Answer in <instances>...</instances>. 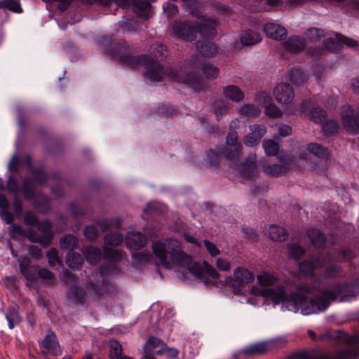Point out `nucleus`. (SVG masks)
<instances>
[{
  "label": "nucleus",
  "instance_id": "obj_48",
  "mask_svg": "<svg viewBox=\"0 0 359 359\" xmlns=\"http://www.w3.org/2000/svg\"><path fill=\"white\" fill-rule=\"evenodd\" d=\"M214 112L217 116V120H219V118L228 112L226 103L222 100L215 101L214 104Z\"/></svg>",
  "mask_w": 359,
  "mask_h": 359
},
{
  "label": "nucleus",
  "instance_id": "obj_64",
  "mask_svg": "<svg viewBox=\"0 0 359 359\" xmlns=\"http://www.w3.org/2000/svg\"><path fill=\"white\" fill-rule=\"evenodd\" d=\"M13 209L16 217H20L22 214V201L18 196H15L13 202Z\"/></svg>",
  "mask_w": 359,
  "mask_h": 359
},
{
  "label": "nucleus",
  "instance_id": "obj_7",
  "mask_svg": "<svg viewBox=\"0 0 359 359\" xmlns=\"http://www.w3.org/2000/svg\"><path fill=\"white\" fill-rule=\"evenodd\" d=\"M341 121L346 130L353 133H359V112L355 116L354 109L351 105L342 107Z\"/></svg>",
  "mask_w": 359,
  "mask_h": 359
},
{
  "label": "nucleus",
  "instance_id": "obj_4",
  "mask_svg": "<svg viewBox=\"0 0 359 359\" xmlns=\"http://www.w3.org/2000/svg\"><path fill=\"white\" fill-rule=\"evenodd\" d=\"M359 346L350 347L341 351H329L315 355L312 352L294 353L287 359H357Z\"/></svg>",
  "mask_w": 359,
  "mask_h": 359
},
{
  "label": "nucleus",
  "instance_id": "obj_19",
  "mask_svg": "<svg viewBox=\"0 0 359 359\" xmlns=\"http://www.w3.org/2000/svg\"><path fill=\"white\" fill-rule=\"evenodd\" d=\"M267 233L271 240L279 242L286 241L288 237L287 231L277 225H271L267 230Z\"/></svg>",
  "mask_w": 359,
  "mask_h": 359
},
{
  "label": "nucleus",
  "instance_id": "obj_3",
  "mask_svg": "<svg viewBox=\"0 0 359 359\" xmlns=\"http://www.w3.org/2000/svg\"><path fill=\"white\" fill-rule=\"evenodd\" d=\"M152 250L161 264L165 268L180 266L189 268L192 274L200 279H204V262L192 263V257L182 250V243L176 239H166L163 241H156L152 245Z\"/></svg>",
  "mask_w": 359,
  "mask_h": 359
},
{
  "label": "nucleus",
  "instance_id": "obj_34",
  "mask_svg": "<svg viewBox=\"0 0 359 359\" xmlns=\"http://www.w3.org/2000/svg\"><path fill=\"white\" fill-rule=\"evenodd\" d=\"M123 237L120 233H107L104 237V242L108 246H118L123 242Z\"/></svg>",
  "mask_w": 359,
  "mask_h": 359
},
{
  "label": "nucleus",
  "instance_id": "obj_30",
  "mask_svg": "<svg viewBox=\"0 0 359 359\" xmlns=\"http://www.w3.org/2000/svg\"><path fill=\"white\" fill-rule=\"evenodd\" d=\"M86 291L76 285L70 287V291L68 293V297L74 302L76 304H83L85 302Z\"/></svg>",
  "mask_w": 359,
  "mask_h": 359
},
{
  "label": "nucleus",
  "instance_id": "obj_2",
  "mask_svg": "<svg viewBox=\"0 0 359 359\" xmlns=\"http://www.w3.org/2000/svg\"><path fill=\"white\" fill-rule=\"evenodd\" d=\"M348 285L346 283H337L333 290H323L320 295L309 298L298 293L291 294L287 298L283 288H265L261 290L263 297H270L275 304L283 303L285 307L292 311L301 310L303 315H310L325 311L330 305L331 302L337 299L346 291Z\"/></svg>",
  "mask_w": 359,
  "mask_h": 359
},
{
  "label": "nucleus",
  "instance_id": "obj_51",
  "mask_svg": "<svg viewBox=\"0 0 359 359\" xmlns=\"http://www.w3.org/2000/svg\"><path fill=\"white\" fill-rule=\"evenodd\" d=\"M336 39L339 43L346 45L348 48H354L358 46V43L356 40L341 34H337Z\"/></svg>",
  "mask_w": 359,
  "mask_h": 359
},
{
  "label": "nucleus",
  "instance_id": "obj_29",
  "mask_svg": "<svg viewBox=\"0 0 359 359\" xmlns=\"http://www.w3.org/2000/svg\"><path fill=\"white\" fill-rule=\"evenodd\" d=\"M308 76L303 69L294 68L289 74L290 81L295 85L300 86L307 81Z\"/></svg>",
  "mask_w": 359,
  "mask_h": 359
},
{
  "label": "nucleus",
  "instance_id": "obj_17",
  "mask_svg": "<svg viewBox=\"0 0 359 359\" xmlns=\"http://www.w3.org/2000/svg\"><path fill=\"white\" fill-rule=\"evenodd\" d=\"M223 94L226 99L235 102H239L244 99L243 92L236 85L225 86Z\"/></svg>",
  "mask_w": 359,
  "mask_h": 359
},
{
  "label": "nucleus",
  "instance_id": "obj_43",
  "mask_svg": "<svg viewBox=\"0 0 359 359\" xmlns=\"http://www.w3.org/2000/svg\"><path fill=\"white\" fill-rule=\"evenodd\" d=\"M257 280L260 285L269 286L273 285L277 281V278L273 274L264 271L257 276Z\"/></svg>",
  "mask_w": 359,
  "mask_h": 359
},
{
  "label": "nucleus",
  "instance_id": "obj_63",
  "mask_svg": "<svg viewBox=\"0 0 359 359\" xmlns=\"http://www.w3.org/2000/svg\"><path fill=\"white\" fill-rule=\"evenodd\" d=\"M38 278L43 280H53L55 278L54 273L47 269L39 268Z\"/></svg>",
  "mask_w": 359,
  "mask_h": 359
},
{
  "label": "nucleus",
  "instance_id": "obj_23",
  "mask_svg": "<svg viewBox=\"0 0 359 359\" xmlns=\"http://www.w3.org/2000/svg\"><path fill=\"white\" fill-rule=\"evenodd\" d=\"M330 257H333L337 262H348L354 257L353 252L350 248H344L341 250H334L332 252L327 254Z\"/></svg>",
  "mask_w": 359,
  "mask_h": 359
},
{
  "label": "nucleus",
  "instance_id": "obj_57",
  "mask_svg": "<svg viewBox=\"0 0 359 359\" xmlns=\"http://www.w3.org/2000/svg\"><path fill=\"white\" fill-rule=\"evenodd\" d=\"M24 223L26 225L35 226L38 223V218L32 211H27L24 215Z\"/></svg>",
  "mask_w": 359,
  "mask_h": 359
},
{
  "label": "nucleus",
  "instance_id": "obj_27",
  "mask_svg": "<svg viewBox=\"0 0 359 359\" xmlns=\"http://www.w3.org/2000/svg\"><path fill=\"white\" fill-rule=\"evenodd\" d=\"M243 177L252 178L257 175L258 169L256 163L252 161H246L240 169Z\"/></svg>",
  "mask_w": 359,
  "mask_h": 359
},
{
  "label": "nucleus",
  "instance_id": "obj_59",
  "mask_svg": "<svg viewBox=\"0 0 359 359\" xmlns=\"http://www.w3.org/2000/svg\"><path fill=\"white\" fill-rule=\"evenodd\" d=\"M62 278L63 280L68 285H70L71 287L75 286L78 283V278L75 277L70 271H65L62 275Z\"/></svg>",
  "mask_w": 359,
  "mask_h": 359
},
{
  "label": "nucleus",
  "instance_id": "obj_60",
  "mask_svg": "<svg viewBox=\"0 0 359 359\" xmlns=\"http://www.w3.org/2000/svg\"><path fill=\"white\" fill-rule=\"evenodd\" d=\"M36 225L39 231L42 232L43 234H53L51 231L52 224L48 220L42 221L40 222H38Z\"/></svg>",
  "mask_w": 359,
  "mask_h": 359
},
{
  "label": "nucleus",
  "instance_id": "obj_24",
  "mask_svg": "<svg viewBox=\"0 0 359 359\" xmlns=\"http://www.w3.org/2000/svg\"><path fill=\"white\" fill-rule=\"evenodd\" d=\"M307 150L319 158L327 160L330 154L327 148L317 143H310L307 145Z\"/></svg>",
  "mask_w": 359,
  "mask_h": 359
},
{
  "label": "nucleus",
  "instance_id": "obj_37",
  "mask_svg": "<svg viewBox=\"0 0 359 359\" xmlns=\"http://www.w3.org/2000/svg\"><path fill=\"white\" fill-rule=\"evenodd\" d=\"M122 351V346L117 340H111L110 341L109 359H120L123 358Z\"/></svg>",
  "mask_w": 359,
  "mask_h": 359
},
{
  "label": "nucleus",
  "instance_id": "obj_54",
  "mask_svg": "<svg viewBox=\"0 0 359 359\" xmlns=\"http://www.w3.org/2000/svg\"><path fill=\"white\" fill-rule=\"evenodd\" d=\"M84 235L88 240L93 241L99 236V231L95 225H88L85 227Z\"/></svg>",
  "mask_w": 359,
  "mask_h": 359
},
{
  "label": "nucleus",
  "instance_id": "obj_12",
  "mask_svg": "<svg viewBox=\"0 0 359 359\" xmlns=\"http://www.w3.org/2000/svg\"><path fill=\"white\" fill-rule=\"evenodd\" d=\"M147 243L145 236L137 231L129 232L126 237V246L133 250H138Z\"/></svg>",
  "mask_w": 359,
  "mask_h": 359
},
{
  "label": "nucleus",
  "instance_id": "obj_56",
  "mask_svg": "<svg viewBox=\"0 0 359 359\" xmlns=\"http://www.w3.org/2000/svg\"><path fill=\"white\" fill-rule=\"evenodd\" d=\"M6 186L8 191L11 194H17L20 191L19 184L13 176L8 177Z\"/></svg>",
  "mask_w": 359,
  "mask_h": 359
},
{
  "label": "nucleus",
  "instance_id": "obj_22",
  "mask_svg": "<svg viewBox=\"0 0 359 359\" xmlns=\"http://www.w3.org/2000/svg\"><path fill=\"white\" fill-rule=\"evenodd\" d=\"M287 169V165L283 164L274 163L263 165L264 172L273 177H279L285 174Z\"/></svg>",
  "mask_w": 359,
  "mask_h": 359
},
{
  "label": "nucleus",
  "instance_id": "obj_25",
  "mask_svg": "<svg viewBox=\"0 0 359 359\" xmlns=\"http://www.w3.org/2000/svg\"><path fill=\"white\" fill-rule=\"evenodd\" d=\"M269 351L267 342L262 341L252 344L243 349V353L248 355H259L266 353Z\"/></svg>",
  "mask_w": 359,
  "mask_h": 359
},
{
  "label": "nucleus",
  "instance_id": "obj_62",
  "mask_svg": "<svg viewBox=\"0 0 359 359\" xmlns=\"http://www.w3.org/2000/svg\"><path fill=\"white\" fill-rule=\"evenodd\" d=\"M261 139H258L257 135L253 132L250 133L245 137V144L249 147H254L258 144Z\"/></svg>",
  "mask_w": 359,
  "mask_h": 359
},
{
  "label": "nucleus",
  "instance_id": "obj_50",
  "mask_svg": "<svg viewBox=\"0 0 359 359\" xmlns=\"http://www.w3.org/2000/svg\"><path fill=\"white\" fill-rule=\"evenodd\" d=\"M4 8L15 13L23 12L20 1L17 0H5Z\"/></svg>",
  "mask_w": 359,
  "mask_h": 359
},
{
  "label": "nucleus",
  "instance_id": "obj_14",
  "mask_svg": "<svg viewBox=\"0 0 359 359\" xmlns=\"http://www.w3.org/2000/svg\"><path fill=\"white\" fill-rule=\"evenodd\" d=\"M197 34H199L203 38L202 41L212 39L217 34L216 23L208 22L204 23H196Z\"/></svg>",
  "mask_w": 359,
  "mask_h": 359
},
{
  "label": "nucleus",
  "instance_id": "obj_40",
  "mask_svg": "<svg viewBox=\"0 0 359 359\" xmlns=\"http://www.w3.org/2000/svg\"><path fill=\"white\" fill-rule=\"evenodd\" d=\"M306 35L310 41L317 42L325 36V32L323 29L313 27L307 30Z\"/></svg>",
  "mask_w": 359,
  "mask_h": 359
},
{
  "label": "nucleus",
  "instance_id": "obj_36",
  "mask_svg": "<svg viewBox=\"0 0 359 359\" xmlns=\"http://www.w3.org/2000/svg\"><path fill=\"white\" fill-rule=\"evenodd\" d=\"M22 194L27 200L33 199L35 196L34 189L30 178L25 177L22 180Z\"/></svg>",
  "mask_w": 359,
  "mask_h": 359
},
{
  "label": "nucleus",
  "instance_id": "obj_44",
  "mask_svg": "<svg viewBox=\"0 0 359 359\" xmlns=\"http://www.w3.org/2000/svg\"><path fill=\"white\" fill-rule=\"evenodd\" d=\"M202 71L208 79H215L219 74V69L210 63H203Z\"/></svg>",
  "mask_w": 359,
  "mask_h": 359
},
{
  "label": "nucleus",
  "instance_id": "obj_38",
  "mask_svg": "<svg viewBox=\"0 0 359 359\" xmlns=\"http://www.w3.org/2000/svg\"><path fill=\"white\" fill-rule=\"evenodd\" d=\"M238 112L245 116L257 117L260 114V110L253 104H245L238 109Z\"/></svg>",
  "mask_w": 359,
  "mask_h": 359
},
{
  "label": "nucleus",
  "instance_id": "obj_58",
  "mask_svg": "<svg viewBox=\"0 0 359 359\" xmlns=\"http://www.w3.org/2000/svg\"><path fill=\"white\" fill-rule=\"evenodd\" d=\"M218 153L215 150H210L207 154V162L210 164V166L218 167L219 161H218Z\"/></svg>",
  "mask_w": 359,
  "mask_h": 359
},
{
  "label": "nucleus",
  "instance_id": "obj_1",
  "mask_svg": "<svg viewBox=\"0 0 359 359\" xmlns=\"http://www.w3.org/2000/svg\"><path fill=\"white\" fill-rule=\"evenodd\" d=\"M151 48L152 57L147 55L135 57L130 53H122L121 50H113L110 53L122 64L130 67L144 66L145 67L144 76L151 81L160 82L162 81V76L165 75L171 80L182 83L195 91H199L203 88L202 81L194 74H182L170 67H164L158 62V60H162L168 57V50L165 46L156 43Z\"/></svg>",
  "mask_w": 359,
  "mask_h": 359
},
{
  "label": "nucleus",
  "instance_id": "obj_15",
  "mask_svg": "<svg viewBox=\"0 0 359 359\" xmlns=\"http://www.w3.org/2000/svg\"><path fill=\"white\" fill-rule=\"evenodd\" d=\"M156 0H128L126 6L119 5L122 7H128L130 4L133 6V12L139 16L147 18V10L150 8L151 4Z\"/></svg>",
  "mask_w": 359,
  "mask_h": 359
},
{
  "label": "nucleus",
  "instance_id": "obj_20",
  "mask_svg": "<svg viewBox=\"0 0 359 359\" xmlns=\"http://www.w3.org/2000/svg\"><path fill=\"white\" fill-rule=\"evenodd\" d=\"M219 277V274L217 270L208 262H204V279L202 281L205 284L215 285L217 283Z\"/></svg>",
  "mask_w": 359,
  "mask_h": 359
},
{
  "label": "nucleus",
  "instance_id": "obj_52",
  "mask_svg": "<svg viewBox=\"0 0 359 359\" xmlns=\"http://www.w3.org/2000/svg\"><path fill=\"white\" fill-rule=\"evenodd\" d=\"M338 125L336 121H328L323 122V130L325 135L330 136L337 132Z\"/></svg>",
  "mask_w": 359,
  "mask_h": 359
},
{
  "label": "nucleus",
  "instance_id": "obj_45",
  "mask_svg": "<svg viewBox=\"0 0 359 359\" xmlns=\"http://www.w3.org/2000/svg\"><path fill=\"white\" fill-rule=\"evenodd\" d=\"M46 257L48 258V264L50 267H55L56 265L59 266H62V261L58 257V251L54 248H50L46 252Z\"/></svg>",
  "mask_w": 359,
  "mask_h": 359
},
{
  "label": "nucleus",
  "instance_id": "obj_16",
  "mask_svg": "<svg viewBox=\"0 0 359 359\" xmlns=\"http://www.w3.org/2000/svg\"><path fill=\"white\" fill-rule=\"evenodd\" d=\"M282 45L287 51L295 53L304 50L306 43L305 40L301 37L291 36Z\"/></svg>",
  "mask_w": 359,
  "mask_h": 359
},
{
  "label": "nucleus",
  "instance_id": "obj_41",
  "mask_svg": "<svg viewBox=\"0 0 359 359\" xmlns=\"http://www.w3.org/2000/svg\"><path fill=\"white\" fill-rule=\"evenodd\" d=\"M265 153L270 156H274L278 154L279 144L271 140H265L262 143Z\"/></svg>",
  "mask_w": 359,
  "mask_h": 359
},
{
  "label": "nucleus",
  "instance_id": "obj_21",
  "mask_svg": "<svg viewBox=\"0 0 359 359\" xmlns=\"http://www.w3.org/2000/svg\"><path fill=\"white\" fill-rule=\"evenodd\" d=\"M241 42L245 46H252L262 41L261 35L251 29L246 30L240 37Z\"/></svg>",
  "mask_w": 359,
  "mask_h": 359
},
{
  "label": "nucleus",
  "instance_id": "obj_32",
  "mask_svg": "<svg viewBox=\"0 0 359 359\" xmlns=\"http://www.w3.org/2000/svg\"><path fill=\"white\" fill-rule=\"evenodd\" d=\"M103 257L104 259L110 262H116L121 259L124 252L109 248L104 246L103 248Z\"/></svg>",
  "mask_w": 359,
  "mask_h": 359
},
{
  "label": "nucleus",
  "instance_id": "obj_35",
  "mask_svg": "<svg viewBox=\"0 0 359 359\" xmlns=\"http://www.w3.org/2000/svg\"><path fill=\"white\" fill-rule=\"evenodd\" d=\"M6 318L8 323V327L10 329H13L15 327V323H19L22 320L18 311L15 307H11L8 309L6 315Z\"/></svg>",
  "mask_w": 359,
  "mask_h": 359
},
{
  "label": "nucleus",
  "instance_id": "obj_42",
  "mask_svg": "<svg viewBox=\"0 0 359 359\" xmlns=\"http://www.w3.org/2000/svg\"><path fill=\"white\" fill-rule=\"evenodd\" d=\"M97 224L100 227L102 231H107L110 227L114 226L116 228H119L121 224V221L119 219H103L98 220Z\"/></svg>",
  "mask_w": 359,
  "mask_h": 359
},
{
  "label": "nucleus",
  "instance_id": "obj_6",
  "mask_svg": "<svg viewBox=\"0 0 359 359\" xmlns=\"http://www.w3.org/2000/svg\"><path fill=\"white\" fill-rule=\"evenodd\" d=\"M172 30L175 36L187 41H194L197 37V29L194 22H174Z\"/></svg>",
  "mask_w": 359,
  "mask_h": 359
},
{
  "label": "nucleus",
  "instance_id": "obj_47",
  "mask_svg": "<svg viewBox=\"0 0 359 359\" xmlns=\"http://www.w3.org/2000/svg\"><path fill=\"white\" fill-rule=\"evenodd\" d=\"M83 4L92 5L98 1L102 6H107L111 3H114L116 5L126 6L128 4V0H80Z\"/></svg>",
  "mask_w": 359,
  "mask_h": 359
},
{
  "label": "nucleus",
  "instance_id": "obj_9",
  "mask_svg": "<svg viewBox=\"0 0 359 359\" xmlns=\"http://www.w3.org/2000/svg\"><path fill=\"white\" fill-rule=\"evenodd\" d=\"M276 101L279 103L287 104L294 98V92L289 83H279L273 90Z\"/></svg>",
  "mask_w": 359,
  "mask_h": 359
},
{
  "label": "nucleus",
  "instance_id": "obj_10",
  "mask_svg": "<svg viewBox=\"0 0 359 359\" xmlns=\"http://www.w3.org/2000/svg\"><path fill=\"white\" fill-rule=\"evenodd\" d=\"M19 265L20 272L27 281L34 283L37 280L39 265H31V260L28 257L22 258Z\"/></svg>",
  "mask_w": 359,
  "mask_h": 359
},
{
  "label": "nucleus",
  "instance_id": "obj_61",
  "mask_svg": "<svg viewBox=\"0 0 359 359\" xmlns=\"http://www.w3.org/2000/svg\"><path fill=\"white\" fill-rule=\"evenodd\" d=\"M163 11L168 18H171L178 13V8L174 4L167 3L163 6Z\"/></svg>",
  "mask_w": 359,
  "mask_h": 359
},
{
  "label": "nucleus",
  "instance_id": "obj_18",
  "mask_svg": "<svg viewBox=\"0 0 359 359\" xmlns=\"http://www.w3.org/2000/svg\"><path fill=\"white\" fill-rule=\"evenodd\" d=\"M307 236L312 245L317 248H323L326 243V236L318 229H311L307 231Z\"/></svg>",
  "mask_w": 359,
  "mask_h": 359
},
{
  "label": "nucleus",
  "instance_id": "obj_8",
  "mask_svg": "<svg viewBox=\"0 0 359 359\" xmlns=\"http://www.w3.org/2000/svg\"><path fill=\"white\" fill-rule=\"evenodd\" d=\"M227 283H231L233 288H239L244 285H248L253 282L255 275L252 271L242 266L236 267L233 271V278H229Z\"/></svg>",
  "mask_w": 359,
  "mask_h": 359
},
{
  "label": "nucleus",
  "instance_id": "obj_49",
  "mask_svg": "<svg viewBox=\"0 0 359 359\" xmlns=\"http://www.w3.org/2000/svg\"><path fill=\"white\" fill-rule=\"evenodd\" d=\"M311 118L315 123H323L327 116L326 111L319 107H313L311 110Z\"/></svg>",
  "mask_w": 359,
  "mask_h": 359
},
{
  "label": "nucleus",
  "instance_id": "obj_11",
  "mask_svg": "<svg viewBox=\"0 0 359 359\" xmlns=\"http://www.w3.org/2000/svg\"><path fill=\"white\" fill-rule=\"evenodd\" d=\"M41 346L53 355H58L62 353L57 337L51 330L48 331L43 339Z\"/></svg>",
  "mask_w": 359,
  "mask_h": 359
},
{
  "label": "nucleus",
  "instance_id": "obj_55",
  "mask_svg": "<svg viewBox=\"0 0 359 359\" xmlns=\"http://www.w3.org/2000/svg\"><path fill=\"white\" fill-rule=\"evenodd\" d=\"M341 272V269L337 264H332L325 269V276L328 278H337Z\"/></svg>",
  "mask_w": 359,
  "mask_h": 359
},
{
  "label": "nucleus",
  "instance_id": "obj_13",
  "mask_svg": "<svg viewBox=\"0 0 359 359\" xmlns=\"http://www.w3.org/2000/svg\"><path fill=\"white\" fill-rule=\"evenodd\" d=\"M264 30L268 37L276 41L284 39L287 34V29L283 26L276 23L265 25Z\"/></svg>",
  "mask_w": 359,
  "mask_h": 359
},
{
  "label": "nucleus",
  "instance_id": "obj_26",
  "mask_svg": "<svg viewBox=\"0 0 359 359\" xmlns=\"http://www.w3.org/2000/svg\"><path fill=\"white\" fill-rule=\"evenodd\" d=\"M196 48L201 54L206 57H212L217 52V47L209 41L199 40L196 43Z\"/></svg>",
  "mask_w": 359,
  "mask_h": 359
},
{
  "label": "nucleus",
  "instance_id": "obj_39",
  "mask_svg": "<svg viewBox=\"0 0 359 359\" xmlns=\"http://www.w3.org/2000/svg\"><path fill=\"white\" fill-rule=\"evenodd\" d=\"M288 254L292 259L299 260L305 254V249L299 244H290L288 245Z\"/></svg>",
  "mask_w": 359,
  "mask_h": 359
},
{
  "label": "nucleus",
  "instance_id": "obj_53",
  "mask_svg": "<svg viewBox=\"0 0 359 359\" xmlns=\"http://www.w3.org/2000/svg\"><path fill=\"white\" fill-rule=\"evenodd\" d=\"M265 114L271 118H278L283 115L282 111L273 103H270L265 107Z\"/></svg>",
  "mask_w": 359,
  "mask_h": 359
},
{
  "label": "nucleus",
  "instance_id": "obj_46",
  "mask_svg": "<svg viewBox=\"0 0 359 359\" xmlns=\"http://www.w3.org/2000/svg\"><path fill=\"white\" fill-rule=\"evenodd\" d=\"M299 269L304 276H313L315 266L311 261L304 260L299 263Z\"/></svg>",
  "mask_w": 359,
  "mask_h": 359
},
{
  "label": "nucleus",
  "instance_id": "obj_31",
  "mask_svg": "<svg viewBox=\"0 0 359 359\" xmlns=\"http://www.w3.org/2000/svg\"><path fill=\"white\" fill-rule=\"evenodd\" d=\"M83 262V257L79 253L70 250V252H68L67 255L66 263L70 269H79L81 266Z\"/></svg>",
  "mask_w": 359,
  "mask_h": 359
},
{
  "label": "nucleus",
  "instance_id": "obj_28",
  "mask_svg": "<svg viewBox=\"0 0 359 359\" xmlns=\"http://www.w3.org/2000/svg\"><path fill=\"white\" fill-rule=\"evenodd\" d=\"M83 254L86 260L91 264H95L101 259V250L96 247H86Z\"/></svg>",
  "mask_w": 359,
  "mask_h": 359
},
{
  "label": "nucleus",
  "instance_id": "obj_5",
  "mask_svg": "<svg viewBox=\"0 0 359 359\" xmlns=\"http://www.w3.org/2000/svg\"><path fill=\"white\" fill-rule=\"evenodd\" d=\"M226 142L227 147L219 149L220 153L228 160L238 159L241 154L242 145L238 142L237 133L235 131L229 133Z\"/></svg>",
  "mask_w": 359,
  "mask_h": 359
},
{
  "label": "nucleus",
  "instance_id": "obj_33",
  "mask_svg": "<svg viewBox=\"0 0 359 359\" xmlns=\"http://www.w3.org/2000/svg\"><path fill=\"white\" fill-rule=\"evenodd\" d=\"M79 241L76 236L72 234H67L62 236L60 241L62 249L74 250L78 245Z\"/></svg>",
  "mask_w": 359,
  "mask_h": 359
}]
</instances>
